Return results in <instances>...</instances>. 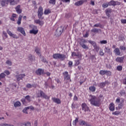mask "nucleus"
<instances>
[{
	"label": "nucleus",
	"mask_w": 126,
	"mask_h": 126,
	"mask_svg": "<svg viewBox=\"0 0 126 126\" xmlns=\"http://www.w3.org/2000/svg\"><path fill=\"white\" fill-rule=\"evenodd\" d=\"M63 74L64 76L65 83H69V82H71V79H70V75L68 74V72L65 71L63 73Z\"/></svg>",
	"instance_id": "20e7f679"
},
{
	"label": "nucleus",
	"mask_w": 126,
	"mask_h": 126,
	"mask_svg": "<svg viewBox=\"0 0 126 126\" xmlns=\"http://www.w3.org/2000/svg\"><path fill=\"white\" fill-rule=\"evenodd\" d=\"M7 75H9L10 74V72L8 70H5L4 72Z\"/></svg>",
	"instance_id": "5fc2aeb1"
},
{
	"label": "nucleus",
	"mask_w": 126,
	"mask_h": 126,
	"mask_svg": "<svg viewBox=\"0 0 126 126\" xmlns=\"http://www.w3.org/2000/svg\"><path fill=\"white\" fill-rule=\"evenodd\" d=\"M120 49L122 51H126V47L124 46H121L120 47Z\"/></svg>",
	"instance_id": "09e8293b"
},
{
	"label": "nucleus",
	"mask_w": 126,
	"mask_h": 126,
	"mask_svg": "<svg viewBox=\"0 0 126 126\" xmlns=\"http://www.w3.org/2000/svg\"><path fill=\"white\" fill-rule=\"evenodd\" d=\"M22 19V16L20 15L18 18V20L17 21V24L20 25L21 24V20Z\"/></svg>",
	"instance_id": "cd10ccee"
},
{
	"label": "nucleus",
	"mask_w": 126,
	"mask_h": 126,
	"mask_svg": "<svg viewBox=\"0 0 126 126\" xmlns=\"http://www.w3.org/2000/svg\"><path fill=\"white\" fill-rule=\"evenodd\" d=\"M117 70H118L119 71H121L123 70V66L121 65H119L117 66Z\"/></svg>",
	"instance_id": "8fccbe9b"
},
{
	"label": "nucleus",
	"mask_w": 126,
	"mask_h": 126,
	"mask_svg": "<svg viewBox=\"0 0 126 126\" xmlns=\"http://www.w3.org/2000/svg\"><path fill=\"white\" fill-rule=\"evenodd\" d=\"M105 54L104 52H103V50L102 49H100L99 52V56H101V57H103Z\"/></svg>",
	"instance_id": "58836bf2"
},
{
	"label": "nucleus",
	"mask_w": 126,
	"mask_h": 126,
	"mask_svg": "<svg viewBox=\"0 0 126 126\" xmlns=\"http://www.w3.org/2000/svg\"><path fill=\"white\" fill-rule=\"evenodd\" d=\"M8 124L6 123H2L0 124V126H7Z\"/></svg>",
	"instance_id": "e2e57ef3"
},
{
	"label": "nucleus",
	"mask_w": 126,
	"mask_h": 126,
	"mask_svg": "<svg viewBox=\"0 0 126 126\" xmlns=\"http://www.w3.org/2000/svg\"><path fill=\"white\" fill-rule=\"evenodd\" d=\"M84 3V1L83 0L78 1L76 2L74 4L76 5V6H80V5H82Z\"/></svg>",
	"instance_id": "aec40b11"
},
{
	"label": "nucleus",
	"mask_w": 126,
	"mask_h": 126,
	"mask_svg": "<svg viewBox=\"0 0 126 126\" xmlns=\"http://www.w3.org/2000/svg\"><path fill=\"white\" fill-rule=\"evenodd\" d=\"M49 13H51V10L50 9H45L44 11V14L47 15V14H49Z\"/></svg>",
	"instance_id": "4c0bfd02"
},
{
	"label": "nucleus",
	"mask_w": 126,
	"mask_h": 126,
	"mask_svg": "<svg viewBox=\"0 0 126 126\" xmlns=\"http://www.w3.org/2000/svg\"><path fill=\"white\" fill-rule=\"evenodd\" d=\"M17 31L18 32H20L21 34H23L24 36H26V33H25V31H24V29L21 27H18Z\"/></svg>",
	"instance_id": "f8f14e48"
},
{
	"label": "nucleus",
	"mask_w": 126,
	"mask_h": 126,
	"mask_svg": "<svg viewBox=\"0 0 126 126\" xmlns=\"http://www.w3.org/2000/svg\"><path fill=\"white\" fill-rule=\"evenodd\" d=\"M78 107V105L76 103L74 104L73 103L71 105V108L73 110H74V109H77Z\"/></svg>",
	"instance_id": "c756f323"
},
{
	"label": "nucleus",
	"mask_w": 126,
	"mask_h": 126,
	"mask_svg": "<svg viewBox=\"0 0 126 126\" xmlns=\"http://www.w3.org/2000/svg\"><path fill=\"white\" fill-rule=\"evenodd\" d=\"M53 59H55V60H61V61H63L64 59H65L66 56L63 54L56 53L53 54Z\"/></svg>",
	"instance_id": "7ed1b4c3"
},
{
	"label": "nucleus",
	"mask_w": 126,
	"mask_h": 126,
	"mask_svg": "<svg viewBox=\"0 0 126 126\" xmlns=\"http://www.w3.org/2000/svg\"><path fill=\"white\" fill-rule=\"evenodd\" d=\"M109 6V3H103L102 4V7H104V8H106L107 7H108V6Z\"/></svg>",
	"instance_id": "49530a36"
},
{
	"label": "nucleus",
	"mask_w": 126,
	"mask_h": 126,
	"mask_svg": "<svg viewBox=\"0 0 126 126\" xmlns=\"http://www.w3.org/2000/svg\"><path fill=\"white\" fill-rule=\"evenodd\" d=\"M94 48L96 52H99V50H100L99 46H97V45H96L94 47Z\"/></svg>",
	"instance_id": "ea45409f"
},
{
	"label": "nucleus",
	"mask_w": 126,
	"mask_h": 126,
	"mask_svg": "<svg viewBox=\"0 0 126 126\" xmlns=\"http://www.w3.org/2000/svg\"><path fill=\"white\" fill-rule=\"evenodd\" d=\"M105 86H106V82L101 83L99 85L100 87H101V88H103V87H105Z\"/></svg>",
	"instance_id": "a19ab883"
},
{
	"label": "nucleus",
	"mask_w": 126,
	"mask_h": 126,
	"mask_svg": "<svg viewBox=\"0 0 126 126\" xmlns=\"http://www.w3.org/2000/svg\"><path fill=\"white\" fill-rule=\"evenodd\" d=\"M73 100L74 101H77V100H78V98L77 97V96H76V95H75L74 96Z\"/></svg>",
	"instance_id": "0e129e2a"
},
{
	"label": "nucleus",
	"mask_w": 126,
	"mask_h": 126,
	"mask_svg": "<svg viewBox=\"0 0 126 126\" xmlns=\"http://www.w3.org/2000/svg\"><path fill=\"white\" fill-rule=\"evenodd\" d=\"M38 32H39V30H38V28L36 26H33V27L32 29V34H34V35H36L38 34Z\"/></svg>",
	"instance_id": "ddd939ff"
},
{
	"label": "nucleus",
	"mask_w": 126,
	"mask_h": 126,
	"mask_svg": "<svg viewBox=\"0 0 126 126\" xmlns=\"http://www.w3.org/2000/svg\"><path fill=\"white\" fill-rule=\"evenodd\" d=\"M21 102H22V103L24 105H25V104L26 103V99H25V98H22L21 99Z\"/></svg>",
	"instance_id": "6e6d98bb"
},
{
	"label": "nucleus",
	"mask_w": 126,
	"mask_h": 126,
	"mask_svg": "<svg viewBox=\"0 0 126 126\" xmlns=\"http://www.w3.org/2000/svg\"><path fill=\"white\" fill-rule=\"evenodd\" d=\"M36 74L37 75H42V74H44V69L38 68L36 71H35Z\"/></svg>",
	"instance_id": "dca6fc26"
},
{
	"label": "nucleus",
	"mask_w": 126,
	"mask_h": 126,
	"mask_svg": "<svg viewBox=\"0 0 126 126\" xmlns=\"http://www.w3.org/2000/svg\"><path fill=\"white\" fill-rule=\"evenodd\" d=\"M82 108L83 111H85V112H88V111H89V107L85 103H82Z\"/></svg>",
	"instance_id": "9b49d317"
},
{
	"label": "nucleus",
	"mask_w": 126,
	"mask_h": 126,
	"mask_svg": "<svg viewBox=\"0 0 126 126\" xmlns=\"http://www.w3.org/2000/svg\"><path fill=\"white\" fill-rule=\"evenodd\" d=\"M34 23L35 24H39L40 26L44 25V21L40 20H34Z\"/></svg>",
	"instance_id": "a211bd4d"
},
{
	"label": "nucleus",
	"mask_w": 126,
	"mask_h": 126,
	"mask_svg": "<svg viewBox=\"0 0 126 126\" xmlns=\"http://www.w3.org/2000/svg\"><path fill=\"white\" fill-rule=\"evenodd\" d=\"M90 4H91V5H93V6L95 5V1H93V0H91Z\"/></svg>",
	"instance_id": "680f3d73"
},
{
	"label": "nucleus",
	"mask_w": 126,
	"mask_h": 126,
	"mask_svg": "<svg viewBox=\"0 0 126 126\" xmlns=\"http://www.w3.org/2000/svg\"><path fill=\"white\" fill-rule=\"evenodd\" d=\"M6 32L7 34H8V35L10 36V37H12V38H13L14 39H18V36H17V35H16V34L12 33V32H11L9 31V30H7Z\"/></svg>",
	"instance_id": "6e6552de"
},
{
	"label": "nucleus",
	"mask_w": 126,
	"mask_h": 126,
	"mask_svg": "<svg viewBox=\"0 0 126 126\" xmlns=\"http://www.w3.org/2000/svg\"><path fill=\"white\" fill-rule=\"evenodd\" d=\"M16 11L18 13V14H20L21 12H22V10H21V8H20V5H18L16 8Z\"/></svg>",
	"instance_id": "4be33fe9"
},
{
	"label": "nucleus",
	"mask_w": 126,
	"mask_h": 126,
	"mask_svg": "<svg viewBox=\"0 0 126 126\" xmlns=\"http://www.w3.org/2000/svg\"><path fill=\"white\" fill-rule=\"evenodd\" d=\"M49 3L51 4H56V0H50Z\"/></svg>",
	"instance_id": "c03bdc74"
},
{
	"label": "nucleus",
	"mask_w": 126,
	"mask_h": 126,
	"mask_svg": "<svg viewBox=\"0 0 126 126\" xmlns=\"http://www.w3.org/2000/svg\"><path fill=\"white\" fill-rule=\"evenodd\" d=\"M79 124L80 125V126H84L85 125H87V124L86 123V122H85V121H83V120H81L80 122H79Z\"/></svg>",
	"instance_id": "e433bc0d"
},
{
	"label": "nucleus",
	"mask_w": 126,
	"mask_h": 126,
	"mask_svg": "<svg viewBox=\"0 0 126 126\" xmlns=\"http://www.w3.org/2000/svg\"><path fill=\"white\" fill-rule=\"evenodd\" d=\"M36 96L38 98H44V99H50V97L47 95V94L42 91H38L37 92Z\"/></svg>",
	"instance_id": "f03ea898"
},
{
	"label": "nucleus",
	"mask_w": 126,
	"mask_h": 126,
	"mask_svg": "<svg viewBox=\"0 0 126 126\" xmlns=\"http://www.w3.org/2000/svg\"><path fill=\"white\" fill-rule=\"evenodd\" d=\"M123 84H126V78L123 80Z\"/></svg>",
	"instance_id": "774afa93"
},
{
	"label": "nucleus",
	"mask_w": 126,
	"mask_h": 126,
	"mask_svg": "<svg viewBox=\"0 0 126 126\" xmlns=\"http://www.w3.org/2000/svg\"><path fill=\"white\" fill-rule=\"evenodd\" d=\"M122 23H123L124 24H126V19H122L121 20Z\"/></svg>",
	"instance_id": "052dcab7"
},
{
	"label": "nucleus",
	"mask_w": 126,
	"mask_h": 126,
	"mask_svg": "<svg viewBox=\"0 0 126 126\" xmlns=\"http://www.w3.org/2000/svg\"><path fill=\"white\" fill-rule=\"evenodd\" d=\"M100 31V30H99V29L94 28V29H92L91 30V32H93L94 33H99V31Z\"/></svg>",
	"instance_id": "7c9ffc66"
},
{
	"label": "nucleus",
	"mask_w": 126,
	"mask_h": 126,
	"mask_svg": "<svg viewBox=\"0 0 126 126\" xmlns=\"http://www.w3.org/2000/svg\"><path fill=\"white\" fill-rule=\"evenodd\" d=\"M5 77V74L4 73H1L0 74V80Z\"/></svg>",
	"instance_id": "c9c22d12"
},
{
	"label": "nucleus",
	"mask_w": 126,
	"mask_h": 126,
	"mask_svg": "<svg viewBox=\"0 0 126 126\" xmlns=\"http://www.w3.org/2000/svg\"><path fill=\"white\" fill-rule=\"evenodd\" d=\"M88 42L92 45L93 47H94L96 45V42H95V41H93L92 40H88Z\"/></svg>",
	"instance_id": "72a5a7b5"
},
{
	"label": "nucleus",
	"mask_w": 126,
	"mask_h": 126,
	"mask_svg": "<svg viewBox=\"0 0 126 126\" xmlns=\"http://www.w3.org/2000/svg\"><path fill=\"white\" fill-rule=\"evenodd\" d=\"M113 115H119L120 112H119V111H116L114 113H113Z\"/></svg>",
	"instance_id": "338daca9"
},
{
	"label": "nucleus",
	"mask_w": 126,
	"mask_h": 126,
	"mask_svg": "<svg viewBox=\"0 0 126 126\" xmlns=\"http://www.w3.org/2000/svg\"><path fill=\"white\" fill-rule=\"evenodd\" d=\"M27 88H31V87H32V85H31L30 84H28L27 85Z\"/></svg>",
	"instance_id": "69168bd1"
},
{
	"label": "nucleus",
	"mask_w": 126,
	"mask_h": 126,
	"mask_svg": "<svg viewBox=\"0 0 126 126\" xmlns=\"http://www.w3.org/2000/svg\"><path fill=\"white\" fill-rule=\"evenodd\" d=\"M89 90L92 92H95L96 91V88L94 86H92L89 88Z\"/></svg>",
	"instance_id": "473e14b6"
},
{
	"label": "nucleus",
	"mask_w": 126,
	"mask_h": 126,
	"mask_svg": "<svg viewBox=\"0 0 126 126\" xmlns=\"http://www.w3.org/2000/svg\"><path fill=\"white\" fill-rule=\"evenodd\" d=\"M77 123H78V118H76V119L73 122V125H74V126H76Z\"/></svg>",
	"instance_id": "79ce46f5"
},
{
	"label": "nucleus",
	"mask_w": 126,
	"mask_h": 126,
	"mask_svg": "<svg viewBox=\"0 0 126 126\" xmlns=\"http://www.w3.org/2000/svg\"><path fill=\"white\" fill-rule=\"evenodd\" d=\"M120 94L121 95V96H124V95H126V91H121L120 93Z\"/></svg>",
	"instance_id": "de8ad7c7"
},
{
	"label": "nucleus",
	"mask_w": 126,
	"mask_h": 126,
	"mask_svg": "<svg viewBox=\"0 0 126 126\" xmlns=\"http://www.w3.org/2000/svg\"><path fill=\"white\" fill-rule=\"evenodd\" d=\"M42 15H43V7L40 6L37 11V16L39 19H43L44 18L42 17Z\"/></svg>",
	"instance_id": "0eeeda50"
},
{
	"label": "nucleus",
	"mask_w": 126,
	"mask_h": 126,
	"mask_svg": "<svg viewBox=\"0 0 126 126\" xmlns=\"http://www.w3.org/2000/svg\"><path fill=\"white\" fill-rule=\"evenodd\" d=\"M63 27H60L58 28L56 32H55V35L57 37H59V36H61L62 35V33H63Z\"/></svg>",
	"instance_id": "423d86ee"
},
{
	"label": "nucleus",
	"mask_w": 126,
	"mask_h": 126,
	"mask_svg": "<svg viewBox=\"0 0 126 126\" xmlns=\"http://www.w3.org/2000/svg\"><path fill=\"white\" fill-rule=\"evenodd\" d=\"M114 52L116 55H117V56H120L121 55V51H120V49L119 48H116L114 50Z\"/></svg>",
	"instance_id": "b1692460"
},
{
	"label": "nucleus",
	"mask_w": 126,
	"mask_h": 126,
	"mask_svg": "<svg viewBox=\"0 0 126 126\" xmlns=\"http://www.w3.org/2000/svg\"><path fill=\"white\" fill-rule=\"evenodd\" d=\"M72 57H79V54H77L75 52L72 53Z\"/></svg>",
	"instance_id": "37998d69"
},
{
	"label": "nucleus",
	"mask_w": 126,
	"mask_h": 126,
	"mask_svg": "<svg viewBox=\"0 0 126 126\" xmlns=\"http://www.w3.org/2000/svg\"><path fill=\"white\" fill-rule=\"evenodd\" d=\"M52 99L54 103H56L57 104H61V100L60 99L56 97H52Z\"/></svg>",
	"instance_id": "5701e85b"
},
{
	"label": "nucleus",
	"mask_w": 126,
	"mask_h": 126,
	"mask_svg": "<svg viewBox=\"0 0 126 126\" xmlns=\"http://www.w3.org/2000/svg\"><path fill=\"white\" fill-rule=\"evenodd\" d=\"M14 106L15 108H17V107H20V106H21V103L19 101H17L14 104Z\"/></svg>",
	"instance_id": "c85d7f7f"
},
{
	"label": "nucleus",
	"mask_w": 126,
	"mask_h": 126,
	"mask_svg": "<svg viewBox=\"0 0 126 126\" xmlns=\"http://www.w3.org/2000/svg\"><path fill=\"white\" fill-rule=\"evenodd\" d=\"M120 4H121V2L118 1H115L114 0H111L108 2V5L109 6L113 5V6H115V5H120Z\"/></svg>",
	"instance_id": "9d476101"
},
{
	"label": "nucleus",
	"mask_w": 126,
	"mask_h": 126,
	"mask_svg": "<svg viewBox=\"0 0 126 126\" xmlns=\"http://www.w3.org/2000/svg\"><path fill=\"white\" fill-rule=\"evenodd\" d=\"M6 32L7 34H8V35L10 36V37H12V38H13L14 39H18V36H17V35H16V34L12 33V32H11L9 31V30H7Z\"/></svg>",
	"instance_id": "1a4fd4ad"
},
{
	"label": "nucleus",
	"mask_w": 126,
	"mask_h": 126,
	"mask_svg": "<svg viewBox=\"0 0 126 126\" xmlns=\"http://www.w3.org/2000/svg\"><path fill=\"white\" fill-rule=\"evenodd\" d=\"M85 43H87V40L86 39H82L80 42V45L82 48H83V49H84L85 50H88V49H89V47L85 44Z\"/></svg>",
	"instance_id": "39448f33"
},
{
	"label": "nucleus",
	"mask_w": 126,
	"mask_h": 126,
	"mask_svg": "<svg viewBox=\"0 0 126 126\" xmlns=\"http://www.w3.org/2000/svg\"><path fill=\"white\" fill-rule=\"evenodd\" d=\"M8 2H10L11 5H15V4H17V2L19 1L20 0H7Z\"/></svg>",
	"instance_id": "2eb2a0df"
},
{
	"label": "nucleus",
	"mask_w": 126,
	"mask_h": 126,
	"mask_svg": "<svg viewBox=\"0 0 126 126\" xmlns=\"http://www.w3.org/2000/svg\"><path fill=\"white\" fill-rule=\"evenodd\" d=\"M6 63H7V64H8V65H11L12 64L11 62L9 61V60H7L6 62Z\"/></svg>",
	"instance_id": "4d7b16f0"
},
{
	"label": "nucleus",
	"mask_w": 126,
	"mask_h": 126,
	"mask_svg": "<svg viewBox=\"0 0 126 126\" xmlns=\"http://www.w3.org/2000/svg\"><path fill=\"white\" fill-rule=\"evenodd\" d=\"M25 76V74H20L18 76L16 75L15 76L16 78H17V81H20L22 78H24Z\"/></svg>",
	"instance_id": "f3484780"
},
{
	"label": "nucleus",
	"mask_w": 126,
	"mask_h": 126,
	"mask_svg": "<svg viewBox=\"0 0 126 126\" xmlns=\"http://www.w3.org/2000/svg\"><path fill=\"white\" fill-rule=\"evenodd\" d=\"M28 109H29V107H26L23 110V113H25V114H27V110Z\"/></svg>",
	"instance_id": "3c124183"
},
{
	"label": "nucleus",
	"mask_w": 126,
	"mask_h": 126,
	"mask_svg": "<svg viewBox=\"0 0 126 126\" xmlns=\"http://www.w3.org/2000/svg\"><path fill=\"white\" fill-rule=\"evenodd\" d=\"M123 107H124V99H122L121 101L120 104L118 105L119 109H122Z\"/></svg>",
	"instance_id": "a878e982"
},
{
	"label": "nucleus",
	"mask_w": 126,
	"mask_h": 126,
	"mask_svg": "<svg viewBox=\"0 0 126 126\" xmlns=\"http://www.w3.org/2000/svg\"><path fill=\"white\" fill-rule=\"evenodd\" d=\"M107 73V70H100L99 71V74H101V75H104Z\"/></svg>",
	"instance_id": "f704fd0d"
},
{
	"label": "nucleus",
	"mask_w": 126,
	"mask_h": 126,
	"mask_svg": "<svg viewBox=\"0 0 126 126\" xmlns=\"http://www.w3.org/2000/svg\"><path fill=\"white\" fill-rule=\"evenodd\" d=\"M35 52L38 56H39V57H41V49L39 48L38 47H36L35 48Z\"/></svg>",
	"instance_id": "412c9836"
},
{
	"label": "nucleus",
	"mask_w": 126,
	"mask_h": 126,
	"mask_svg": "<svg viewBox=\"0 0 126 126\" xmlns=\"http://www.w3.org/2000/svg\"><path fill=\"white\" fill-rule=\"evenodd\" d=\"M125 59V57H117L116 59V62L117 63H124V59Z\"/></svg>",
	"instance_id": "6ab92c4d"
},
{
	"label": "nucleus",
	"mask_w": 126,
	"mask_h": 126,
	"mask_svg": "<svg viewBox=\"0 0 126 126\" xmlns=\"http://www.w3.org/2000/svg\"><path fill=\"white\" fill-rule=\"evenodd\" d=\"M31 126V123H30V122H28L26 123H21L20 124V126Z\"/></svg>",
	"instance_id": "393cba45"
},
{
	"label": "nucleus",
	"mask_w": 126,
	"mask_h": 126,
	"mask_svg": "<svg viewBox=\"0 0 126 126\" xmlns=\"http://www.w3.org/2000/svg\"><path fill=\"white\" fill-rule=\"evenodd\" d=\"M114 103H111L109 105V110L110 111H114L115 110V106H114Z\"/></svg>",
	"instance_id": "bb28decb"
},
{
	"label": "nucleus",
	"mask_w": 126,
	"mask_h": 126,
	"mask_svg": "<svg viewBox=\"0 0 126 126\" xmlns=\"http://www.w3.org/2000/svg\"><path fill=\"white\" fill-rule=\"evenodd\" d=\"M25 99H26V100H27V101H28V102H30V101H31V99L30 98V96H29V95H27L25 97Z\"/></svg>",
	"instance_id": "a18cd8bd"
},
{
	"label": "nucleus",
	"mask_w": 126,
	"mask_h": 126,
	"mask_svg": "<svg viewBox=\"0 0 126 126\" xmlns=\"http://www.w3.org/2000/svg\"><path fill=\"white\" fill-rule=\"evenodd\" d=\"M100 44H107V40H102L100 41Z\"/></svg>",
	"instance_id": "13d9d810"
},
{
	"label": "nucleus",
	"mask_w": 126,
	"mask_h": 126,
	"mask_svg": "<svg viewBox=\"0 0 126 126\" xmlns=\"http://www.w3.org/2000/svg\"><path fill=\"white\" fill-rule=\"evenodd\" d=\"M3 35H4V36H5V37H6V38H7V33H6V32L4 31H3L2 32Z\"/></svg>",
	"instance_id": "bf43d9fd"
},
{
	"label": "nucleus",
	"mask_w": 126,
	"mask_h": 126,
	"mask_svg": "<svg viewBox=\"0 0 126 126\" xmlns=\"http://www.w3.org/2000/svg\"><path fill=\"white\" fill-rule=\"evenodd\" d=\"M106 74L108 75V76H110V75H112V73L110 71L106 70Z\"/></svg>",
	"instance_id": "864d4df0"
},
{
	"label": "nucleus",
	"mask_w": 126,
	"mask_h": 126,
	"mask_svg": "<svg viewBox=\"0 0 126 126\" xmlns=\"http://www.w3.org/2000/svg\"><path fill=\"white\" fill-rule=\"evenodd\" d=\"M104 52L108 54H111V49L108 47H105Z\"/></svg>",
	"instance_id": "2f4dec72"
},
{
	"label": "nucleus",
	"mask_w": 126,
	"mask_h": 126,
	"mask_svg": "<svg viewBox=\"0 0 126 126\" xmlns=\"http://www.w3.org/2000/svg\"><path fill=\"white\" fill-rule=\"evenodd\" d=\"M0 3L1 6H5L6 4H8V0H0Z\"/></svg>",
	"instance_id": "4468645a"
},
{
	"label": "nucleus",
	"mask_w": 126,
	"mask_h": 126,
	"mask_svg": "<svg viewBox=\"0 0 126 126\" xmlns=\"http://www.w3.org/2000/svg\"><path fill=\"white\" fill-rule=\"evenodd\" d=\"M106 13H111L112 12V10L111 9H107L105 10Z\"/></svg>",
	"instance_id": "603ef678"
},
{
	"label": "nucleus",
	"mask_w": 126,
	"mask_h": 126,
	"mask_svg": "<svg viewBox=\"0 0 126 126\" xmlns=\"http://www.w3.org/2000/svg\"><path fill=\"white\" fill-rule=\"evenodd\" d=\"M88 100L91 105L95 106V107H99L101 104V99L95 95H90Z\"/></svg>",
	"instance_id": "f257e3e1"
}]
</instances>
